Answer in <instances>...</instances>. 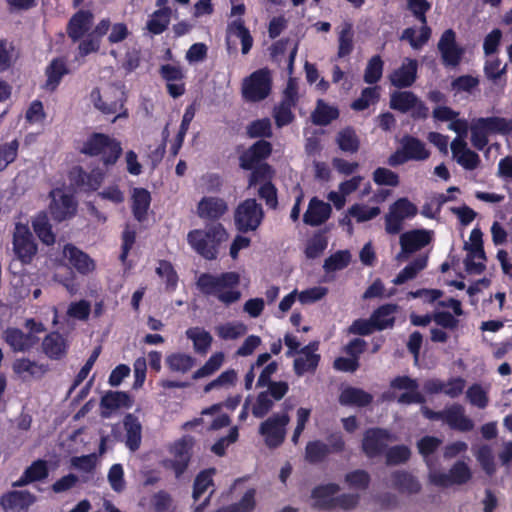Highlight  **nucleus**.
Wrapping results in <instances>:
<instances>
[{"label": "nucleus", "mask_w": 512, "mask_h": 512, "mask_svg": "<svg viewBox=\"0 0 512 512\" xmlns=\"http://www.w3.org/2000/svg\"><path fill=\"white\" fill-rule=\"evenodd\" d=\"M186 336L193 341L194 350L201 355L208 352L213 341L211 334L200 327L189 328Z\"/></svg>", "instance_id": "44"}, {"label": "nucleus", "mask_w": 512, "mask_h": 512, "mask_svg": "<svg viewBox=\"0 0 512 512\" xmlns=\"http://www.w3.org/2000/svg\"><path fill=\"white\" fill-rule=\"evenodd\" d=\"M251 173L248 177V187L252 188L258 184L272 182V179L275 176V170L273 167L267 163L263 162L262 164L255 166L252 168Z\"/></svg>", "instance_id": "51"}, {"label": "nucleus", "mask_w": 512, "mask_h": 512, "mask_svg": "<svg viewBox=\"0 0 512 512\" xmlns=\"http://www.w3.org/2000/svg\"><path fill=\"white\" fill-rule=\"evenodd\" d=\"M239 283L240 275L232 271L219 275L202 273L197 279V287L204 295L215 296L226 306L241 298V292L236 289Z\"/></svg>", "instance_id": "1"}, {"label": "nucleus", "mask_w": 512, "mask_h": 512, "mask_svg": "<svg viewBox=\"0 0 512 512\" xmlns=\"http://www.w3.org/2000/svg\"><path fill=\"white\" fill-rule=\"evenodd\" d=\"M336 143L339 149L346 153L354 154L360 148L359 137L351 126H347L337 133Z\"/></svg>", "instance_id": "40"}, {"label": "nucleus", "mask_w": 512, "mask_h": 512, "mask_svg": "<svg viewBox=\"0 0 512 512\" xmlns=\"http://www.w3.org/2000/svg\"><path fill=\"white\" fill-rule=\"evenodd\" d=\"M396 310L397 305L392 303L383 304L374 310L370 318L373 323H378L375 325L377 331H382L394 326L395 317L393 314L396 312Z\"/></svg>", "instance_id": "38"}, {"label": "nucleus", "mask_w": 512, "mask_h": 512, "mask_svg": "<svg viewBox=\"0 0 512 512\" xmlns=\"http://www.w3.org/2000/svg\"><path fill=\"white\" fill-rule=\"evenodd\" d=\"M70 184L80 192H93L101 186L105 173L99 168L86 172L83 167H73L68 175Z\"/></svg>", "instance_id": "15"}, {"label": "nucleus", "mask_w": 512, "mask_h": 512, "mask_svg": "<svg viewBox=\"0 0 512 512\" xmlns=\"http://www.w3.org/2000/svg\"><path fill=\"white\" fill-rule=\"evenodd\" d=\"M227 32L240 39L242 54L246 55L250 52L254 40L249 29L245 26V22L242 18H238L229 22L227 25Z\"/></svg>", "instance_id": "37"}, {"label": "nucleus", "mask_w": 512, "mask_h": 512, "mask_svg": "<svg viewBox=\"0 0 512 512\" xmlns=\"http://www.w3.org/2000/svg\"><path fill=\"white\" fill-rule=\"evenodd\" d=\"M344 479L349 487L359 490H366L371 482L369 473L363 469H356L348 472Z\"/></svg>", "instance_id": "63"}, {"label": "nucleus", "mask_w": 512, "mask_h": 512, "mask_svg": "<svg viewBox=\"0 0 512 512\" xmlns=\"http://www.w3.org/2000/svg\"><path fill=\"white\" fill-rule=\"evenodd\" d=\"M25 327L28 329V333H24L21 329L13 327H8L3 332V340L15 352L25 351L32 345V318L26 319Z\"/></svg>", "instance_id": "21"}, {"label": "nucleus", "mask_w": 512, "mask_h": 512, "mask_svg": "<svg viewBox=\"0 0 512 512\" xmlns=\"http://www.w3.org/2000/svg\"><path fill=\"white\" fill-rule=\"evenodd\" d=\"M34 234L46 245L55 243V234L52 231V226L45 214H39L34 218Z\"/></svg>", "instance_id": "53"}, {"label": "nucleus", "mask_w": 512, "mask_h": 512, "mask_svg": "<svg viewBox=\"0 0 512 512\" xmlns=\"http://www.w3.org/2000/svg\"><path fill=\"white\" fill-rule=\"evenodd\" d=\"M339 117V110L334 106L318 100L317 107L312 113V121L318 126H327Z\"/></svg>", "instance_id": "46"}, {"label": "nucleus", "mask_w": 512, "mask_h": 512, "mask_svg": "<svg viewBox=\"0 0 512 512\" xmlns=\"http://www.w3.org/2000/svg\"><path fill=\"white\" fill-rule=\"evenodd\" d=\"M386 464L389 466L406 463L411 457V450L406 445H395L385 451Z\"/></svg>", "instance_id": "60"}, {"label": "nucleus", "mask_w": 512, "mask_h": 512, "mask_svg": "<svg viewBox=\"0 0 512 512\" xmlns=\"http://www.w3.org/2000/svg\"><path fill=\"white\" fill-rule=\"evenodd\" d=\"M373 401V396L361 388L347 387L339 395V403L343 406L366 407Z\"/></svg>", "instance_id": "33"}, {"label": "nucleus", "mask_w": 512, "mask_h": 512, "mask_svg": "<svg viewBox=\"0 0 512 512\" xmlns=\"http://www.w3.org/2000/svg\"><path fill=\"white\" fill-rule=\"evenodd\" d=\"M246 133L249 138H269L272 136L271 122L268 118L254 120L247 126Z\"/></svg>", "instance_id": "64"}, {"label": "nucleus", "mask_w": 512, "mask_h": 512, "mask_svg": "<svg viewBox=\"0 0 512 512\" xmlns=\"http://www.w3.org/2000/svg\"><path fill=\"white\" fill-rule=\"evenodd\" d=\"M384 62L380 55L372 56L365 68L363 80L365 83L376 84L383 75Z\"/></svg>", "instance_id": "55"}, {"label": "nucleus", "mask_w": 512, "mask_h": 512, "mask_svg": "<svg viewBox=\"0 0 512 512\" xmlns=\"http://www.w3.org/2000/svg\"><path fill=\"white\" fill-rule=\"evenodd\" d=\"M195 446V438L191 435H183L174 441L169 447L171 459L163 461V467L174 472L176 478H180L189 467Z\"/></svg>", "instance_id": "6"}, {"label": "nucleus", "mask_w": 512, "mask_h": 512, "mask_svg": "<svg viewBox=\"0 0 512 512\" xmlns=\"http://www.w3.org/2000/svg\"><path fill=\"white\" fill-rule=\"evenodd\" d=\"M320 362L319 354H308L297 357L294 360V372L297 376H302L307 372H314Z\"/></svg>", "instance_id": "59"}, {"label": "nucleus", "mask_w": 512, "mask_h": 512, "mask_svg": "<svg viewBox=\"0 0 512 512\" xmlns=\"http://www.w3.org/2000/svg\"><path fill=\"white\" fill-rule=\"evenodd\" d=\"M13 250L22 263L32 262V232L27 224L16 223L13 233Z\"/></svg>", "instance_id": "19"}, {"label": "nucleus", "mask_w": 512, "mask_h": 512, "mask_svg": "<svg viewBox=\"0 0 512 512\" xmlns=\"http://www.w3.org/2000/svg\"><path fill=\"white\" fill-rule=\"evenodd\" d=\"M417 103V95L412 91H395L390 96V108L400 113H408Z\"/></svg>", "instance_id": "41"}, {"label": "nucleus", "mask_w": 512, "mask_h": 512, "mask_svg": "<svg viewBox=\"0 0 512 512\" xmlns=\"http://www.w3.org/2000/svg\"><path fill=\"white\" fill-rule=\"evenodd\" d=\"M340 491L336 483L321 484L314 487L311 497L314 500L313 507L321 511L334 510L335 495Z\"/></svg>", "instance_id": "23"}, {"label": "nucleus", "mask_w": 512, "mask_h": 512, "mask_svg": "<svg viewBox=\"0 0 512 512\" xmlns=\"http://www.w3.org/2000/svg\"><path fill=\"white\" fill-rule=\"evenodd\" d=\"M442 441L434 436H424L417 442L419 453L423 456L429 468L432 467L430 456L440 447Z\"/></svg>", "instance_id": "61"}, {"label": "nucleus", "mask_w": 512, "mask_h": 512, "mask_svg": "<svg viewBox=\"0 0 512 512\" xmlns=\"http://www.w3.org/2000/svg\"><path fill=\"white\" fill-rule=\"evenodd\" d=\"M476 122L489 134H509L512 132V120L503 117H481Z\"/></svg>", "instance_id": "39"}, {"label": "nucleus", "mask_w": 512, "mask_h": 512, "mask_svg": "<svg viewBox=\"0 0 512 512\" xmlns=\"http://www.w3.org/2000/svg\"><path fill=\"white\" fill-rule=\"evenodd\" d=\"M227 239L228 233L221 223L191 230L187 235L189 245L206 260H215L221 244Z\"/></svg>", "instance_id": "2"}, {"label": "nucleus", "mask_w": 512, "mask_h": 512, "mask_svg": "<svg viewBox=\"0 0 512 512\" xmlns=\"http://www.w3.org/2000/svg\"><path fill=\"white\" fill-rule=\"evenodd\" d=\"M401 148L397 149L388 158V165L391 167L400 166L410 160L424 161L429 158L430 151L425 143L412 135H404L401 140Z\"/></svg>", "instance_id": "7"}, {"label": "nucleus", "mask_w": 512, "mask_h": 512, "mask_svg": "<svg viewBox=\"0 0 512 512\" xmlns=\"http://www.w3.org/2000/svg\"><path fill=\"white\" fill-rule=\"evenodd\" d=\"M68 73L69 69L64 58L53 59L46 68L47 80L44 88L49 91L56 90L62 80V77Z\"/></svg>", "instance_id": "35"}, {"label": "nucleus", "mask_w": 512, "mask_h": 512, "mask_svg": "<svg viewBox=\"0 0 512 512\" xmlns=\"http://www.w3.org/2000/svg\"><path fill=\"white\" fill-rule=\"evenodd\" d=\"M427 262V256H418L397 274L393 283L395 285H402L407 281L414 279L417 274L427 266Z\"/></svg>", "instance_id": "45"}, {"label": "nucleus", "mask_w": 512, "mask_h": 512, "mask_svg": "<svg viewBox=\"0 0 512 512\" xmlns=\"http://www.w3.org/2000/svg\"><path fill=\"white\" fill-rule=\"evenodd\" d=\"M392 487L400 493L417 494L421 490L418 479L408 471L396 470L391 473Z\"/></svg>", "instance_id": "31"}, {"label": "nucleus", "mask_w": 512, "mask_h": 512, "mask_svg": "<svg viewBox=\"0 0 512 512\" xmlns=\"http://www.w3.org/2000/svg\"><path fill=\"white\" fill-rule=\"evenodd\" d=\"M216 473L215 468H208L200 471L193 483L192 497L194 501H198L201 496L212 486H214L213 475Z\"/></svg>", "instance_id": "47"}, {"label": "nucleus", "mask_w": 512, "mask_h": 512, "mask_svg": "<svg viewBox=\"0 0 512 512\" xmlns=\"http://www.w3.org/2000/svg\"><path fill=\"white\" fill-rule=\"evenodd\" d=\"M64 255L69 263L82 275H87L95 270L94 260L73 244L65 245Z\"/></svg>", "instance_id": "28"}, {"label": "nucleus", "mask_w": 512, "mask_h": 512, "mask_svg": "<svg viewBox=\"0 0 512 512\" xmlns=\"http://www.w3.org/2000/svg\"><path fill=\"white\" fill-rule=\"evenodd\" d=\"M272 144L264 139L257 140L239 155V167L248 171L266 162L272 154Z\"/></svg>", "instance_id": "18"}, {"label": "nucleus", "mask_w": 512, "mask_h": 512, "mask_svg": "<svg viewBox=\"0 0 512 512\" xmlns=\"http://www.w3.org/2000/svg\"><path fill=\"white\" fill-rule=\"evenodd\" d=\"M390 211L405 220L414 218L418 213V208L408 198L402 197L390 206Z\"/></svg>", "instance_id": "62"}, {"label": "nucleus", "mask_w": 512, "mask_h": 512, "mask_svg": "<svg viewBox=\"0 0 512 512\" xmlns=\"http://www.w3.org/2000/svg\"><path fill=\"white\" fill-rule=\"evenodd\" d=\"M451 151L457 163L466 170H474L480 165L479 155L469 149L466 141L460 137L452 141Z\"/></svg>", "instance_id": "25"}, {"label": "nucleus", "mask_w": 512, "mask_h": 512, "mask_svg": "<svg viewBox=\"0 0 512 512\" xmlns=\"http://www.w3.org/2000/svg\"><path fill=\"white\" fill-rule=\"evenodd\" d=\"M228 210V205L220 197L205 196L197 205V214L204 220H219Z\"/></svg>", "instance_id": "24"}, {"label": "nucleus", "mask_w": 512, "mask_h": 512, "mask_svg": "<svg viewBox=\"0 0 512 512\" xmlns=\"http://www.w3.org/2000/svg\"><path fill=\"white\" fill-rule=\"evenodd\" d=\"M31 503L32 495L28 491H10L0 500L5 512H28Z\"/></svg>", "instance_id": "29"}, {"label": "nucleus", "mask_w": 512, "mask_h": 512, "mask_svg": "<svg viewBox=\"0 0 512 512\" xmlns=\"http://www.w3.org/2000/svg\"><path fill=\"white\" fill-rule=\"evenodd\" d=\"M150 203L151 195L147 189L134 188L132 193V213L138 222L146 220Z\"/></svg>", "instance_id": "34"}, {"label": "nucleus", "mask_w": 512, "mask_h": 512, "mask_svg": "<svg viewBox=\"0 0 512 512\" xmlns=\"http://www.w3.org/2000/svg\"><path fill=\"white\" fill-rule=\"evenodd\" d=\"M437 47L445 66L456 67L460 64L464 49L457 44L456 33L453 29H447L442 33Z\"/></svg>", "instance_id": "17"}, {"label": "nucleus", "mask_w": 512, "mask_h": 512, "mask_svg": "<svg viewBox=\"0 0 512 512\" xmlns=\"http://www.w3.org/2000/svg\"><path fill=\"white\" fill-rule=\"evenodd\" d=\"M329 444L321 440L309 441L305 447V460L310 464L323 462L330 453H342L345 441L341 433H332L327 438Z\"/></svg>", "instance_id": "9"}, {"label": "nucleus", "mask_w": 512, "mask_h": 512, "mask_svg": "<svg viewBox=\"0 0 512 512\" xmlns=\"http://www.w3.org/2000/svg\"><path fill=\"white\" fill-rule=\"evenodd\" d=\"M156 274L165 280L166 290L173 292L178 285V274L174 269L172 263L167 260H160L156 267Z\"/></svg>", "instance_id": "52"}, {"label": "nucleus", "mask_w": 512, "mask_h": 512, "mask_svg": "<svg viewBox=\"0 0 512 512\" xmlns=\"http://www.w3.org/2000/svg\"><path fill=\"white\" fill-rule=\"evenodd\" d=\"M90 98L94 107L102 114L114 115L113 123L129 116L128 109L125 107L126 92L117 85H109L103 92L96 87L91 91Z\"/></svg>", "instance_id": "4"}, {"label": "nucleus", "mask_w": 512, "mask_h": 512, "mask_svg": "<svg viewBox=\"0 0 512 512\" xmlns=\"http://www.w3.org/2000/svg\"><path fill=\"white\" fill-rule=\"evenodd\" d=\"M354 49V30L351 22H344L338 33V58L349 56Z\"/></svg>", "instance_id": "43"}, {"label": "nucleus", "mask_w": 512, "mask_h": 512, "mask_svg": "<svg viewBox=\"0 0 512 512\" xmlns=\"http://www.w3.org/2000/svg\"><path fill=\"white\" fill-rule=\"evenodd\" d=\"M272 73L267 67L260 68L245 77L242 82V97L247 102L265 100L272 91Z\"/></svg>", "instance_id": "5"}, {"label": "nucleus", "mask_w": 512, "mask_h": 512, "mask_svg": "<svg viewBox=\"0 0 512 512\" xmlns=\"http://www.w3.org/2000/svg\"><path fill=\"white\" fill-rule=\"evenodd\" d=\"M80 153L90 157H100L103 166H114L123 153L121 142L108 134L93 132L80 148Z\"/></svg>", "instance_id": "3"}, {"label": "nucleus", "mask_w": 512, "mask_h": 512, "mask_svg": "<svg viewBox=\"0 0 512 512\" xmlns=\"http://www.w3.org/2000/svg\"><path fill=\"white\" fill-rule=\"evenodd\" d=\"M431 240L430 231L425 229H413L402 233L399 238L401 251L397 254L396 259L398 261L407 260L411 254L429 245Z\"/></svg>", "instance_id": "13"}, {"label": "nucleus", "mask_w": 512, "mask_h": 512, "mask_svg": "<svg viewBox=\"0 0 512 512\" xmlns=\"http://www.w3.org/2000/svg\"><path fill=\"white\" fill-rule=\"evenodd\" d=\"M132 405L133 399L125 391H107L100 400L101 408L109 411V413L102 412L104 417H108L112 411L120 408H130Z\"/></svg>", "instance_id": "30"}, {"label": "nucleus", "mask_w": 512, "mask_h": 512, "mask_svg": "<svg viewBox=\"0 0 512 512\" xmlns=\"http://www.w3.org/2000/svg\"><path fill=\"white\" fill-rule=\"evenodd\" d=\"M195 358L185 353H172L166 357V365L172 372L187 373L194 365Z\"/></svg>", "instance_id": "49"}, {"label": "nucleus", "mask_w": 512, "mask_h": 512, "mask_svg": "<svg viewBox=\"0 0 512 512\" xmlns=\"http://www.w3.org/2000/svg\"><path fill=\"white\" fill-rule=\"evenodd\" d=\"M379 89L378 86L364 88L360 96L351 103V108L355 111H363L376 103L380 98Z\"/></svg>", "instance_id": "56"}, {"label": "nucleus", "mask_w": 512, "mask_h": 512, "mask_svg": "<svg viewBox=\"0 0 512 512\" xmlns=\"http://www.w3.org/2000/svg\"><path fill=\"white\" fill-rule=\"evenodd\" d=\"M290 422L287 413L273 414L260 424L259 433L264 437L269 448L275 449L282 445L286 436V426Z\"/></svg>", "instance_id": "11"}, {"label": "nucleus", "mask_w": 512, "mask_h": 512, "mask_svg": "<svg viewBox=\"0 0 512 512\" xmlns=\"http://www.w3.org/2000/svg\"><path fill=\"white\" fill-rule=\"evenodd\" d=\"M464 249L469 251L465 259V268L469 273L481 274L486 266L482 262H475L474 258L486 260V254L483 247V233L480 228L475 227L470 233V244L465 243Z\"/></svg>", "instance_id": "16"}, {"label": "nucleus", "mask_w": 512, "mask_h": 512, "mask_svg": "<svg viewBox=\"0 0 512 512\" xmlns=\"http://www.w3.org/2000/svg\"><path fill=\"white\" fill-rule=\"evenodd\" d=\"M49 197V211L55 221L62 222L76 215L78 201L74 195L65 193L61 188H54L50 191Z\"/></svg>", "instance_id": "10"}, {"label": "nucleus", "mask_w": 512, "mask_h": 512, "mask_svg": "<svg viewBox=\"0 0 512 512\" xmlns=\"http://www.w3.org/2000/svg\"><path fill=\"white\" fill-rule=\"evenodd\" d=\"M418 62L416 59L407 58L402 65L394 70L389 80L399 89L411 87L417 79Z\"/></svg>", "instance_id": "22"}, {"label": "nucleus", "mask_w": 512, "mask_h": 512, "mask_svg": "<svg viewBox=\"0 0 512 512\" xmlns=\"http://www.w3.org/2000/svg\"><path fill=\"white\" fill-rule=\"evenodd\" d=\"M263 218L262 206L254 198L242 201L234 215L235 226L241 233L255 231L261 225Z\"/></svg>", "instance_id": "8"}, {"label": "nucleus", "mask_w": 512, "mask_h": 512, "mask_svg": "<svg viewBox=\"0 0 512 512\" xmlns=\"http://www.w3.org/2000/svg\"><path fill=\"white\" fill-rule=\"evenodd\" d=\"M350 261V252L348 250H339L325 259L323 268L326 272L342 270L350 264Z\"/></svg>", "instance_id": "57"}, {"label": "nucleus", "mask_w": 512, "mask_h": 512, "mask_svg": "<svg viewBox=\"0 0 512 512\" xmlns=\"http://www.w3.org/2000/svg\"><path fill=\"white\" fill-rule=\"evenodd\" d=\"M42 347L44 353L51 359L60 360L66 355V341L58 332L48 334L42 342Z\"/></svg>", "instance_id": "36"}, {"label": "nucleus", "mask_w": 512, "mask_h": 512, "mask_svg": "<svg viewBox=\"0 0 512 512\" xmlns=\"http://www.w3.org/2000/svg\"><path fill=\"white\" fill-rule=\"evenodd\" d=\"M94 15L90 10L80 9L69 19L66 26V33L70 40L75 43L80 41L91 29Z\"/></svg>", "instance_id": "20"}, {"label": "nucleus", "mask_w": 512, "mask_h": 512, "mask_svg": "<svg viewBox=\"0 0 512 512\" xmlns=\"http://www.w3.org/2000/svg\"><path fill=\"white\" fill-rule=\"evenodd\" d=\"M431 33V28L428 25H422L420 28V35L416 38L415 28L408 27L403 30L400 39L408 41L412 48L419 49L429 41Z\"/></svg>", "instance_id": "54"}, {"label": "nucleus", "mask_w": 512, "mask_h": 512, "mask_svg": "<svg viewBox=\"0 0 512 512\" xmlns=\"http://www.w3.org/2000/svg\"><path fill=\"white\" fill-rule=\"evenodd\" d=\"M327 246L328 238L326 236V231H318L307 241L305 256L308 259H316L324 252Z\"/></svg>", "instance_id": "50"}, {"label": "nucleus", "mask_w": 512, "mask_h": 512, "mask_svg": "<svg viewBox=\"0 0 512 512\" xmlns=\"http://www.w3.org/2000/svg\"><path fill=\"white\" fill-rule=\"evenodd\" d=\"M255 495L256 490L250 488L237 503L221 507L214 512H253L256 507Z\"/></svg>", "instance_id": "48"}, {"label": "nucleus", "mask_w": 512, "mask_h": 512, "mask_svg": "<svg viewBox=\"0 0 512 512\" xmlns=\"http://www.w3.org/2000/svg\"><path fill=\"white\" fill-rule=\"evenodd\" d=\"M123 427L126 431V446L131 451L138 450L142 439V426L138 417L132 413L126 414L123 418Z\"/></svg>", "instance_id": "32"}, {"label": "nucleus", "mask_w": 512, "mask_h": 512, "mask_svg": "<svg viewBox=\"0 0 512 512\" xmlns=\"http://www.w3.org/2000/svg\"><path fill=\"white\" fill-rule=\"evenodd\" d=\"M394 436L384 428H368L363 435L361 448L368 458H375L385 453L388 442L394 441Z\"/></svg>", "instance_id": "12"}, {"label": "nucleus", "mask_w": 512, "mask_h": 512, "mask_svg": "<svg viewBox=\"0 0 512 512\" xmlns=\"http://www.w3.org/2000/svg\"><path fill=\"white\" fill-rule=\"evenodd\" d=\"M444 422L451 429L461 432H469L474 428V422L465 415L464 407L458 403L445 408Z\"/></svg>", "instance_id": "27"}, {"label": "nucleus", "mask_w": 512, "mask_h": 512, "mask_svg": "<svg viewBox=\"0 0 512 512\" xmlns=\"http://www.w3.org/2000/svg\"><path fill=\"white\" fill-rule=\"evenodd\" d=\"M171 8L164 7L154 11L147 21L146 28L153 35L162 34L169 26L171 17Z\"/></svg>", "instance_id": "42"}, {"label": "nucleus", "mask_w": 512, "mask_h": 512, "mask_svg": "<svg viewBox=\"0 0 512 512\" xmlns=\"http://www.w3.org/2000/svg\"><path fill=\"white\" fill-rule=\"evenodd\" d=\"M471 471L464 461H457L450 468L449 473H442L438 471L430 472V482L441 488H448L454 484L462 485L471 479Z\"/></svg>", "instance_id": "14"}, {"label": "nucleus", "mask_w": 512, "mask_h": 512, "mask_svg": "<svg viewBox=\"0 0 512 512\" xmlns=\"http://www.w3.org/2000/svg\"><path fill=\"white\" fill-rule=\"evenodd\" d=\"M224 361V354L222 352H216L210 356V358L205 362V364L196 370L192 378L194 380H198L200 378H204L215 373L222 366Z\"/></svg>", "instance_id": "58"}, {"label": "nucleus", "mask_w": 512, "mask_h": 512, "mask_svg": "<svg viewBox=\"0 0 512 512\" xmlns=\"http://www.w3.org/2000/svg\"><path fill=\"white\" fill-rule=\"evenodd\" d=\"M331 212L332 208L329 203L313 197L303 215V221L312 227L320 226L330 218Z\"/></svg>", "instance_id": "26"}]
</instances>
